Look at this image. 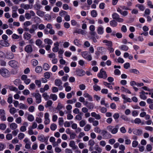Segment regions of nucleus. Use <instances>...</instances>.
<instances>
[{
    "mask_svg": "<svg viewBox=\"0 0 153 153\" xmlns=\"http://www.w3.org/2000/svg\"><path fill=\"white\" fill-rule=\"evenodd\" d=\"M119 128L118 125H116L114 127L112 126H109L107 127V129L112 134H115L118 132Z\"/></svg>",
    "mask_w": 153,
    "mask_h": 153,
    "instance_id": "f257e3e1",
    "label": "nucleus"
},
{
    "mask_svg": "<svg viewBox=\"0 0 153 153\" xmlns=\"http://www.w3.org/2000/svg\"><path fill=\"white\" fill-rule=\"evenodd\" d=\"M0 74L2 76L5 77H8L10 75V72L9 71L4 68L0 69Z\"/></svg>",
    "mask_w": 153,
    "mask_h": 153,
    "instance_id": "f03ea898",
    "label": "nucleus"
},
{
    "mask_svg": "<svg viewBox=\"0 0 153 153\" xmlns=\"http://www.w3.org/2000/svg\"><path fill=\"white\" fill-rule=\"evenodd\" d=\"M97 76L100 78L105 79L107 77L106 72L105 71L103 68H102L100 72L98 74Z\"/></svg>",
    "mask_w": 153,
    "mask_h": 153,
    "instance_id": "7ed1b4c3",
    "label": "nucleus"
},
{
    "mask_svg": "<svg viewBox=\"0 0 153 153\" xmlns=\"http://www.w3.org/2000/svg\"><path fill=\"white\" fill-rule=\"evenodd\" d=\"M32 95L35 97L36 98V102L37 104L40 103L42 102L41 96L39 93H33Z\"/></svg>",
    "mask_w": 153,
    "mask_h": 153,
    "instance_id": "20e7f679",
    "label": "nucleus"
},
{
    "mask_svg": "<svg viewBox=\"0 0 153 153\" xmlns=\"http://www.w3.org/2000/svg\"><path fill=\"white\" fill-rule=\"evenodd\" d=\"M81 55L86 59L88 61H91L92 60V57L91 55H89L87 51L82 52L81 53Z\"/></svg>",
    "mask_w": 153,
    "mask_h": 153,
    "instance_id": "39448f33",
    "label": "nucleus"
},
{
    "mask_svg": "<svg viewBox=\"0 0 153 153\" xmlns=\"http://www.w3.org/2000/svg\"><path fill=\"white\" fill-rule=\"evenodd\" d=\"M38 139L41 142H45L46 144H48L47 142L48 140V137H45L43 135L38 136Z\"/></svg>",
    "mask_w": 153,
    "mask_h": 153,
    "instance_id": "423d86ee",
    "label": "nucleus"
},
{
    "mask_svg": "<svg viewBox=\"0 0 153 153\" xmlns=\"http://www.w3.org/2000/svg\"><path fill=\"white\" fill-rule=\"evenodd\" d=\"M14 54L11 51H7L5 53V58L7 59H12L14 58Z\"/></svg>",
    "mask_w": 153,
    "mask_h": 153,
    "instance_id": "0eeeda50",
    "label": "nucleus"
},
{
    "mask_svg": "<svg viewBox=\"0 0 153 153\" xmlns=\"http://www.w3.org/2000/svg\"><path fill=\"white\" fill-rule=\"evenodd\" d=\"M21 79L27 85H28L31 82V80L28 78L27 76L26 75H23L21 76Z\"/></svg>",
    "mask_w": 153,
    "mask_h": 153,
    "instance_id": "6e6552de",
    "label": "nucleus"
},
{
    "mask_svg": "<svg viewBox=\"0 0 153 153\" xmlns=\"http://www.w3.org/2000/svg\"><path fill=\"white\" fill-rule=\"evenodd\" d=\"M49 114L48 112L45 113L44 114V121L45 125H48L50 123V120L49 118Z\"/></svg>",
    "mask_w": 153,
    "mask_h": 153,
    "instance_id": "1a4fd4ad",
    "label": "nucleus"
},
{
    "mask_svg": "<svg viewBox=\"0 0 153 153\" xmlns=\"http://www.w3.org/2000/svg\"><path fill=\"white\" fill-rule=\"evenodd\" d=\"M0 118L3 121H5L6 120L5 111L3 109H0Z\"/></svg>",
    "mask_w": 153,
    "mask_h": 153,
    "instance_id": "9d476101",
    "label": "nucleus"
},
{
    "mask_svg": "<svg viewBox=\"0 0 153 153\" xmlns=\"http://www.w3.org/2000/svg\"><path fill=\"white\" fill-rule=\"evenodd\" d=\"M9 65L13 68H16L18 67V62L15 60H10L8 62Z\"/></svg>",
    "mask_w": 153,
    "mask_h": 153,
    "instance_id": "9b49d317",
    "label": "nucleus"
},
{
    "mask_svg": "<svg viewBox=\"0 0 153 153\" xmlns=\"http://www.w3.org/2000/svg\"><path fill=\"white\" fill-rule=\"evenodd\" d=\"M69 146L73 150L77 149L78 148L77 146L76 145L75 142L74 140H71L69 143Z\"/></svg>",
    "mask_w": 153,
    "mask_h": 153,
    "instance_id": "f8f14e48",
    "label": "nucleus"
},
{
    "mask_svg": "<svg viewBox=\"0 0 153 153\" xmlns=\"http://www.w3.org/2000/svg\"><path fill=\"white\" fill-rule=\"evenodd\" d=\"M117 11L120 13L121 15H122L123 16H125L128 15V12L126 10L122 11L120 7L117 8Z\"/></svg>",
    "mask_w": 153,
    "mask_h": 153,
    "instance_id": "ddd939ff",
    "label": "nucleus"
},
{
    "mask_svg": "<svg viewBox=\"0 0 153 153\" xmlns=\"http://www.w3.org/2000/svg\"><path fill=\"white\" fill-rule=\"evenodd\" d=\"M133 133L137 135H139L142 133V131L141 129L137 128H134L132 129Z\"/></svg>",
    "mask_w": 153,
    "mask_h": 153,
    "instance_id": "4468645a",
    "label": "nucleus"
},
{
    "mask_svg": "<svg viewBox=\"0 0 153 153\" xmlns=\"http://www.w3.org/2000/svg\"><path fill=\"white\" fill-rule=\"evenodd\" d=\"M97 31L99 35L102 34L104 32L103 27L101 26L98 27L97 29Z\"/></svg>",
    "mask_w": 153,
    "mask_h": 153,
    "instance_id": "2eb2a0df",
    "label": "nucleus"
},
{
    "mask_svg": "<svg viewBox=\"0 0 153 153\" xmlns=\"http://www.w3.org/2000/svg\"><path fill=\"white\" fill-rule=\"evenodd\" d=\"M25 51L28 53L31 52L33 51L32 46L30 45H26L25 48Z\"/></svg>",
    "mask_w": 153,
    "mask_h": 153,
    "instance_id": "dca6fc26",
    "label": "nucleus"
},
{
    "mask_svg": "<svg viewBox=\"0 0 153 153\" xmlns=\"http://www.w3.org/2000/svg\"><path fill=\"white\" fill-rule=\"evenodd\" d=\"M121 96L122 98L124 100L123 103H126L127 102H131V99L127 97L123 94H122Z\"/></svg>",
    "mask_w": 153,
    "mask_h": 153,
    "instance_id": "f3484780",
    "label": "nucleus"
},
{
    "mask_svg": "<svg viewBox=\"0 0 153 153\" xmlns=\"http://www.w3.org/2000/svg\"><path fill=\"white\" fill-rule=\"evenodd\" d=\"M37 29V26L35 25H33L31 26V28L29 30V31L31 33H34L35 30Z\"/></svg>",
    "mask_w": 153,
    "mask_h": 153,
    "instance_id": "a211bd4d",
    "label": "nucleus"
},
{
    "mask_svg": "<svg viewBox=\"0 0 153 153\" xmlns=\"http://www.w3.org/2000/svg\"><path fill=\"white\" fill-rule=\"evenodd\" d=\"M23 36L24 39L26 40L30 39L31 36V34L27 32H25Z\"/></svg>",
    "mask_w": 153,
    "mask_h": 153,
    "instance_id": "6ab92c4d",
    "label": "nucleus"
},
{
    "mask_svg": "<svg viewBox=\"0 0 153 153\" xmlns=\"http://www.w3.org/2000/svg\"><path fill=\"white\" fill-rule=\"evenodd\" d=\"M83 96L86 98H88V100L90 101H93V98L92 97L89 95L88 93L85 92L83 94Z\"/></svg>",
    "mask_w": 153,
    "mask_h": 153,
    "instance_id": "aec40b11",
    "label": "nucleus"
},
{
    "mask_svg": "<svg viewBox=\"0 0 153 153\" xmlns=\"http://www.w3.org/2000/svg\"><path fill=\"white\" fill-rule=\"evenodd\" d=\"M140 97L141 99L143 100H145L147 99V97L145 94L144 91H143L141 92H140Z\"/></svg>",
    "mask_w": 153,
    "mask_h": 153,
    "instance_id": "412c9836",
    "label": "nucleus"
},
{
    "mask_svg": "<svg viewBox=\"0 0 153 153\" xmlns=\"http://www.w3.org/2000/svg\"><path fill=\"white\" fill-rule=\"evenodd\" d=\"M3 42V43L1 44L2 46L5 47H7L9 46L10 44L7 41H3L2 40H0V43H2Z\"/></svg>",
    "mask_w": 153,
    "mask_h": 153,
    "instance_id": "4be33fe9",
    "label": "nucleus"
},
{
    "mask_svg": "<svg viewBox=\"0 0 153 153\" xmlns=\"http://www.w3.org/2000/svg\"><path fill=\"white\" fill-rule=\"evenodd\" d=\"M102 42L103 43H105L106 45L108 47H111L112 46V43L111 41L104 40H103Z\"/></svg>",
    "mask_w": 153,
    "mask_h": 153,
    "instance_id": "5701e85b",
    "label": "nucleus"
},
{
    "mask_svg": "<svg viewBox=\"0 0 153 153\" xmlns=\"http://www.w3.org/2000/svg\"><path fill=\"white\" fill-rule=\"evenodd\" d=\"M20 7L25 10H28L29 9H30V5L28 4H25L24 3H22L21 4Z\"/></svg>",
    "mask_w": 153,
    "mask_h": 153,
    "instance_id": "b1692460",
    "label": "nucleus"
},
{
    "mask_svg": "<svg viewBox=\"0 0 153 153\" xmlns=\"http://www.w3.org/2000/svg\"><path fill=\"white\" fill-rule=\"evenodd\" d=\"M120 90L122 92H126L129 94H131V92L128 89L126 88L123 86H122L121 87Z\"/></svg>",
    "mask_w": 153,
    "mask_h": 153,
    "instance_id": "393cba45",
    "label": "nucleus"
},
{
    "mask_svg": "<svg viewBox=\"0 0 153 153\" xmlns=\"http://www.w3.org/2000/svg\"><path fill=\"white\" fill-rule=\"evenodd\" d=\"M76 74L78 76H82L85 74V72L82 70H79L77 71Z\"/></svg>",
    "mask_w": 153,
    "mask_h": 153,
    "instance_id": "a878e982",
    "label": "nucleus"
},
{
    "mask_svg": "<svg viewBox=\"0 0 153 153\" xmlns=\"http://www.w3.org/2000/svg\"><path fill=\"white\" fill-rule=\"evenodd\" d=\"M45 13V12L40 10L37 11L36 12L37 15L41 17H43Z\"/></svg>",
    "mask_w": 153,
    "mask_h": 153,
    "instance_id": "bb28decb",
    "label": "nucleus"
},
{
    "mask_svg": "<svg viewBox=\"0 0 153 153\" xmlns=\"http://www.w3.org/2000/svg\"><path fill=\"white\" fill-rule=\"evenodd\" d=\"M44 42L45 44H48L49 45H52L53 43L52 40L48 38L45 39L44 40Z\"/></svg>",
    "mask_w": 153,
    "mask_h": 153,
    "instance_id": "cd10ccee",
    "label": "nucleus"
},
{
    "mask_svg": "<svg viewBox=\"0 0 153 153\" xmlns=\"http://www.w3.org/2000/svg\"><path fill=\"white\" fill-rule=\"evenodd\" d=\"M55 85L57 86H60L62 84V82L60 79H57L55 81Z\"/></svg>",
    "mask_w": 153,
    "mask_h": 153,
    "instance_id": "c85d7f7f",
    "label": "nucleus"
},
{
    "mask_svg": "<svg viewBox=\"0 0 153 153\" xmlns=\"http://www.w3.org/2000/svg\"><path fill=\"white\" fill-rule=\"evenodd\" d=\"M18 127L17 125L15 123H12L10 124V127L12 130L16 129Z\"/></svg>",
    "mask_w": 153,
    "mask_h": 153,
    "instance_id": "c756f323",
    "label": "nucleus"
},
{
    "mask_svg": "<svg viewBox=\"0 0 153 153\" xmlns=\"http://www.w3.org/2000/svg\"><path fill=\"white\" fill-rule=\"evenodd\" d=\"M43 68L44 70L48 71L50 68V67L48 64L45 63L43 65Z\"/></svg>",
    "mask_w": 153,
    "mask_h": 153,
    "instance_id": "7c9ffc66",
    "label": "nucleus"
},
{
    "mask_svg": "<svg viewBox=\"0 0 153 153\" xmlns=\"http://www.w3.org/2000/svg\"><path fill=\"white\" fill-rule=\"evenodd\" d=\"M95 149L97 151L98 153H100L102 151V149L98 145L95 146Z\"/></svg>",
    "mask_w": 153,
    "mask_h": 153,
    "instance_id": "2f4dec72",
    "label": "nucleus"
},
{
    "mask_svg": "<svg viewBox=\"0 0 153 153\" xmlns=\"http://www.w3.org/2000/svg\"><path fill=\"white\" fill-rule=\"evenodd\" d=\"M136 7L138 8L141 11H143L145 9L144 6L142 4H138L136 5Z\"/></svg>",
    "mask_w": 153,
    "mask_h": 153,
    "instance_id": "473e14b6",
    "label": "nucleus"
},
{
    "mask_svg": "<svg viewBox=\"0 0 153 153\" xmlns=\"http://www.w3.org/2000/svg\"><path fill=\"white\" fill-rule=\"evenodd\" d=\"M119 48L120 49L124 51H127L128 49V47L127 46L125 45H122L120 46Z\"/></svg>",
    "mask_w": 153,
    "mask_h": 153,
    "instance_id": "72a5a7b5",
    "label": "nucleus"
},
{
    "mask_svg": "<svg viewBox=\"0 0 153 153\" xmlns=\"http://www.w3.org/2000/svg\"><path fill=\"white\" fill-rule=\"evenodd\" d=\"M129 71L131 73H133L136 74H140L139 71L135 69H131L129 70Z\"/></svg>",
    "mask_w": 153,
    "mask_h": 153,
    "instance_id": "f704fd0d",
    "label": "nucleus"
},
{
    "mask_svg": "<svg viewBox=\"0 0 153 153\" xmlns=\"http://www.w3.org/2000/svg\"><path fill=\"white\" fill-rule=\"evenodd\" d=\"M42 70V68L41 66H37L35 68V71L37 73H39L41 72Z\"/></svg>",
    "mask_w": 153,
    "mask_h": 153,
    "instance_id": "c9c22d12",
    "label": "nucleus"
},
{
    "mask_svg": "<svg viewBox=\"0 0 153 153\" xmlns=\"http://www.w3.org/2000/svg\"><path fill=\"white\" fill-rule=\"evenodd\" d=\"M83 104L89 109H92L94 108V105L92 103H88V105L85 103H83Z\"/></svg>",
    "mask_w": 153,
    "mask_h": 153,
    "instance_id": "e433bc0d",
    "label": "nucleus"
},
{
    "mask_svg": "<svg viewBox=\"0 0 153 153\" xmlns=\"http://www.w3.org/2000/svg\"><path fill=\"white\" fill-rule=\"evenodd\" d=\"M27 119L30 122H32L34 120V116L32 114H29L28 115Z\"/></svg>",
    "mask_w": 153,
    "mask_h": 153,
    "instance_id": "4c0bfd02",
    "label": "nucleus"
},
{
    "mask_svg": "<svg viewBox=\"0 0 153 153\" xmlns=\"http://www.w3.org/2000/svg\"><path fill=\"white\" fill-rule=\"evenodd\" d=\"M42 42L39 39H37L36 42V44L37 46H39V48L43 47L41 45Z\"/></svg>",
    "mask_w": 153,
    "mask_h": 153,
    "instance_id": "58836bf2",
    "label": "nucleus"
},
{
    "mask_svg": "<svg viewBox=\"0 0 153 153\" xmlns=\"http://www.w3.org/2000/svg\"><path fill=\"white\" fill-rule=\"evenodd\" d=\"M119 17V15L117 13H114L112 14V17L113 19L117 20Z\"/></svg>",
    "mask_w": 153,
    "mask_h": 153,
    "instance_id": "ea45409f",
    "label": "nucleus"
},
{
    "mask_svg": "<svg viewBox=\"0 0 153 153\" xmlns=\"http://www.w3.org/2000/svg\"><path fill=\"white\" fill-rule=\"evenodd\" d=\"M50 98L53 101L56 100L57 99V96L55 94H51L50 95Z\"/></svg>",
    "mask_w": 153,
    "mask_h": 153,
    "instance_id": "a19ab883",
    "label": "nucleus"
},
{
    "mask_svg": "<svg viewBox=\"0 0 153 153\" xmlns=\"http://www.w3.org/2000/svg\"><path fill=\"white\" fill-rule=\"evenodd\" d=\"M76 101V98H73L72 100H68L67 101V103L68 104H72L75 103Z\"/></svg>",
    "mask_w": 153,
    "mask_h": 153,
    "instance_id": "79ce46f5",
    "label": "nucleus"
},
{
    "mask_svg": "<svg viewBox=\"0 0 153 153\" xmlns=\"http://www.w3.org/2000/svg\"><path fill=\"white\" fill-rule=\"evenodd\" d=\"M110 25L113 27H115L117 26V23L114 20H112L110 22Z\"/></svg>",
    "mask_w": 153,
    "mask_h": 153,
    "instance_id": "37998d69",
    "label": "nucleus"
},
{
    "mask_svg": "<svg viewBox=\"0 0 153 153\" xmlns=\"http://www.w3.org/2000/svg\"><path fill=\"white\" fill-rule=\"evenodd\" d=\"M19 107L20 109H26L27 108L26 105L22 103H20L19 104Z\"/></svg>",
    "mask_w": 153,
    "mask_h": 153,
    "instance_id": "c03bdc74",
    "label": "nucleus"
},
{
    "mask_svg": "<svg viewBox=\"0 0 153 153\" xmlns=\"http://www.w3.org/2000/svg\"><path fill=\"white\" fill-rule=\"evenodd\" d=\"M93 87L94 90L96 91H100L101 90L100 87L99 86L97 85L96 84L94 85L93 86Z\"/></svg>",
    "mask_w": 153,
    "mask_h": 153,
    "instance_id": "a18cd8bd",
    "label": "nucleus"
},
{
    "mask_svg": "<svg viewBox=\"0 0 153 153\" xmlns=\"http://www.w3.org/2000/svg\"><path fill=\"white\" fill-rule=\"evenodd\" d=\"M141 89L146 91H153V88L150 89L146 86H143L141 88Z\"/></svg>",
    "mask_w": 153,
    "mask_h": 153,
    "instance_id": "49530a36",
    "label": "nucleus"
},
{
    "mask_svg": "<svg viewBox=\"0 0 153 153\" xmlns=\"http://www.w3.org/2000/svg\"><path fill=\"white\" fill-rule=\"evenodd\" d=\"M25 134L22 133H20L18 135V139L20 140H21L24 138L25 137Z\"/></svg>",
    "mask_w": 153,
    "mask_h": 153,
    "instance_id": "de8ad7c7",
    "label": "nucleus"
},
{
    "mask_svg": "<svg viewBox=\"0 0 153 153\" xmlns=\"http://www.w3.org/2000/svg\"><path fill=\"white\" fill-rule=\"evenodd\" d=\"M53 103V102L51 100H49L47 102L46 104L45 105V106L46 108H48L50 106H51Z\"/></svg>",
    "mask_w": 153,
    "mask_h": 153,
    "instance_id": "09e8293b",
    "label": "nucleus"
},
{
    "mask_svg": "<svg viewBox=\"0 0 153 153\" xmlns=\"http://www.w3.org/2000/svg\"><path fill=\"white\" fill-rule=\"evenodd\" d=\"M91 128V126L88 124H87L84 128V130L87 131H89Z\"/></svg>",
    "mask_w": 153,
    "mask_h": 153,
    "instance_id": "8fccbe9b",
    "label": "nucleus"
},
{
    "mask_svg": "<svg viewBox=\"0 0 153 153\" xmlns=\"http://www.w3.org/2000/svg\"><path fill=\"white\" fill-rule=\"evenodd\" d=\"M42 97L46 100H48L49 98V97L46 93H44L42 94Z\"/></svg>",
    "mask_w": 153,
    "mask_h": 153,
    "instance_id": "3c124183",
    "label": "nucleus"
},
{
    "mask_svg": "<svg viewBox=\"0 0 153 153\" xmlns=\"http://www.w3.org/2000/svg\"><path fill=\"white\" fill-rule=\"evenodd\" d=\"M36 88L35 85L33 83H31L29 85V88L30 90L34 89Z\"/></svg>",
    "mask_w": 153,
    "mask_h": 153,
    "instance_id": "603ef678",
    "label": "nucleus"
},
{
    "mask_svg": "<svg viewBox=\"0 0 153 153\" xmlns=\"http://www.w3.org/2000/svg\"><path fill=\"white\" fill-rule=\"evenodd\" d=\"M50 128L52 130L55 131L57 128V126L54 123L52 124L51 125Z\"/></svg>",
    "mask_w": 153,
    "mask_h": 153,
    "instance_id": "864d4df0",
    "label": "nucleus"
},
{
    "mask_svg": "<svg viewBox=\"0 0 153 153\" xmlns=\"http://www.w3.org/2000/svg\"><path fill=\"white\" fill-rule=\"evenodd\" d=\"M51 73L50 72H47L44 73L45 77L46 79H49L51 76Z\"/></svg>",
    "mask_w": 153,
    "mask_h": 153,
    "instance_id": "5fc2aeb1",
    "label": "nucleus"
},
{
    "mask_svg": "<svg viewBox=\"0 0 153 153\" xmlns=\"http://www.w3.org/2000/svg\"><path fill=\"white\" fill-rule=\"evenodd\" d=\"M101 104L102 105H104L105 107H107L108 105V104L107 103H105V101L104 99H102L100 101Z\"/></svg>",
    "mask_w": 153,
    "mask_h": 153,
    "instance_id": "6e6d98bb",
    "label": "nucleus"
},
{
    "mask_svg": "<svg viewBox=\"0 0 153 153\" xmlns=\"http://www.w3.org/2000/svg\"><path fill=\"white\" fill-rule=\"evenodd\" d=\"M94 131L96 133H100L101 132L102 130L98 127H96L94 128Z\"/></svg>",
    "mask_w": 153,
    "mask_h": 153,
    "instance_id": "4d7b16f0",
    "label": "nucleus"
},
{
    "mask_svg": "<svg viewBox=\"0 0 153 153\" xmlns=\"http://www.w3.org/2000/svg\"><path fill=\"white\" fill-rule=\"evenodd\" d=\"M4 57H5V53L0 51V60H3Z\"/></svg>",
    "mask_w": 153,
    "mask_h": 153,
    "instance_id": "13d9d810",
    "label": "nucleus"
},
{
    "mask_svg": "<svg viewBox=\"0 0 153 153\" xmlns=\"http://www.w3.org/2000/svg\"><path fill=\"white\" fill-rule=\"evenodd\" d=\"M9 111L10 114H14L16 112V110L15 108L12 107L10 109Z\"/></svg>",
    "mask_w": 153,
    "mask_h": 153,
    "instance_id": "bf43d9fd",
    "label": "nucleus"
},
{
    "mask_svg": "<svg viewBox=\"0 0 153 153\" xmlns=\"http://www.w3.org/2000/svg\"><path fill=\"white\" fill-rule=\"evenodd\" d=\"M104 84L106 87H108L109 88L111 89H113V87L111 85V84L109 83H108L106 82H104Z\"/></svg>",
    "mask_w": 153,
    "mask_h": 153,
    "instance_id": "052dcab7",
    "label": "nucleus"
},
{
    "mask_svg": "<svg viewBox=\"0 0 153 153\" xmlns=\"http://www.w3.org/2000/svg\"><path fill=\"white\" fill-rule=\"evenodd\" d=\"M91 16L93 17H95L97 16V11L95 10H92L91 12Z\"/></svg>",
    "mask_w": 153,
    "mask_h": 153,
    "instance_id": "680f3d73",
    "label": "nucleus"
},
{
    "mask_svg": "<svg viewBox=\"0 0 153 153\" xmlns=\"http://www.w3.org/2000/svg\"><path fill=\"white\" fill-rule=\"evenodd\" d=\"M152 146L149 144H147L146 146V149L147 151L148 152H151L152 150Z\"/></svg>",
    "mask_w": 153,
    "mask_h": 153,
    "instance_id": "e2e57ef3",
    "label": "nucleus"
},
{
    "mask_svg": "<svg viewBox=\"0 0 153 153\" xmlns=\"http://www.w3.org/2000/svg\"><path fill=\"white\" fill-rule=\"evenodd\" d=\"M6 128V125L4 123H1L0 124V129L4 130Z\"/></svg>",
    "mask_w": 153,
    "mask_h": 153,
    "instance_id": "0e129e2a",
    "label": "nucleus"
},
{
    "mask_svg": "<svg viewBox=\"0 0 153 153\" xmlns=\"http://www.w3.org/2000/svg\"><path fill=\"white\" fill-rule=\"evenodd\" d=\"M45 9L47 11H50L51 10V7L49 5H47L45 7Z\"/></svg>",
    "mask_w": 153,
    "mask_h": 153,
    "instance_id": "69168bd1",
    "label": "nucleus"
},
{
    "mask_svg": "<svg viewBox=\"0 0 153 153\" xmlns=\"http://www.w3.org/2000/svg\"><path fill=\"white\" fill-rule=\"evenodd\" d=\"M17 48L16 46L15 45H13L11 47L10 49L11 52L14 53L16 52V49Z\"/></svg>",
    "mask_w": 153,
    "mask_h": 153,
    "instance_id": "338daca9",
    "label": "nucleus"
},
{
    "mask_svg": "<svg viewBox=\"0 0 153 153\" xmlns=\"http://www.w3.org/2000/svg\"><path fill=\"white\" fill-rule=\"evenodd\" d=\"M32 23L31 22L29 21H27L25 22L23 24L24 25L25 27H27L30 25H31Z\"/></svg>",
    "mask_w": 153,
    "mask_h": 153,
    "instance_id": "774afa93",
    "label": "nucleus"
}]
</instances>
